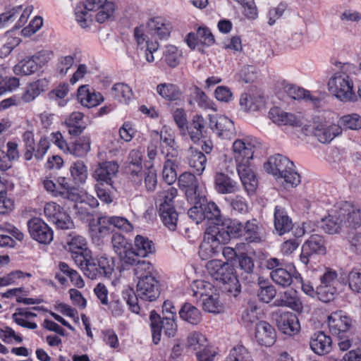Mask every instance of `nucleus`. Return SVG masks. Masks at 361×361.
<instances>
[{
  "instance_id": "7",
  "label": "nucleus",
  "mask_w": 361,
  "mask_h": 361,
  "mask_svg": "<svg viewBox=\"0 0 361 361\" xmlns=\"http://www.w3.org/2000/svg\"><path fill=\"white\" fill-rule=\"evenodd\" d=\"M319 300L324 302L334 300L340 293L341 285L345 284V279L339 277L338 271L329 267H324L319 276Z\"/></svg>"
},
{
  "instance_id": "19",
  "label": "nucleus",
  "mask_w": 361,
  "mask_h": 361,
  "mask_svg": "<svg viewBox=\"0 0 361 361\" xmlns=\"http://www.w3.org/2000/svg\"><path fill=\"white\" fill-rule=\"evenodd\" d=\"M178 185L185 192L187 200L191 204L195 200L203 199V190L199 187L197 180L192 173H182L178 178Z\"/></svg>"
},
{
  "instance_id": "23",
  "label": "nucleus",
  "mask_w": 361,
  "mask_h": 361,
  "mask_svg": "<svg viewBox=\"0 0 361 361\" xmlns=\"http://www.w3.org/2000/svg\"><path fill=\"white\" fill-rule=\"evenodd\" d=\"M326 253V247L324 238L321 235H312L302 245L300 260L302 264L307 265L311 255L314 254L324 255Z\"/></svg>"
},
{
  "instance_id": "40",
  "label": "nucleus",
  "mask_w": 361,
  "mask_h": 361,
  "mask_svg": "<svg viewBox=\"0 0 361 361\" xmlns=\"http://www.w3.org/2000/svg\"><path fill=\"white\" fill-rule=\"evenodd\" d=\"M286 91L291 98L298 100H304L306 102H309L314 107H318L322 102L318 96L310 93V91L304 88L295 85L288 86Z\"/></svg>"
},
{
  "instance_id": "45",
  "label": "nucleus",
  "mask_w": 361,
  "mask_h": 361,
  "mask_svg": "<svg viewBox=\"0 0 361 361\" xmlns=\"http://www.w3.org/2000/svg\"><path fill=\"white\" fill-rule=\"evenodd\" d=\"M188 162L190 168L197 175H201L205 169V165L207 163L206 157L200 151L190 147L188 150Z\"/></svg>"
},
{
  "instance_id": "53",
  "label": "nucleus",
  "mask_w": 361,
  "mask_h": 361,
  "mask_svg": "<svg viewBox=\"0 0 361 361\" xmlns=\"http://www.w3.org/2000/svg\"><path fill=\"white\" fill-rule=\"evenodd\" d=\"M202 308L204 311L219 314L224 311L223 302L219 299L217 290L210 294L201 301Z\"/></svg>"
},
{
  "instance_id": "18",
  "label": "nucleus",
  "mask_w": 361,
  "mask_h": 361,
  "mask_svg": "<svg viewBox=\"0 0 361 361\" xmlns=\"http://www.w3.org/2000/svg\"><path fill=\"white\" fill-rule=\"evenodd\" d=\"M255 140L250 137L238 139L233 143V152L236 166L251 164L253 158Z\"/></svg>"
},
{
  "instance_id": "1",
  "label": "nucleus",
  "mask_w": 361,
  "mask_h": 361,
  "mask_svg": "<svg viewBox=\"0 0 361 361\" xmlns=\"http://www.w3.org/2000/svg\"><path fill=\"white\" fill-rule=\"evenodd\" d=\"M173 30L172 22L161 16L151 17L146 25L142 24L133 30V39L137 49L145 51V59L149 63L154 61V54L159 48L158 40H168Z\"/></svg>"
},
{
  "instance_id": "61",
  "label": "nucleus",
  "mask_w": 361,
  "mask_h": 361,
  "mask_svg": "<svg viewBox=\"0 0 361 361\" xmlns=\"http://www.w3.org/2000/svg\"><path fill=\"white\" fill-rule=\"evenodd\" d=\"M208 343L209 341L205 336L200 332L194 331L188 335L186 347L197 353Z\"/></svg>"
},
{
  "instance_id": "56",
  "label": "nucleus",
  "mask_w": 361,
  "mask_h": 361,
  "mask_svg": "<svg viewBox=\"0 0 361 361\" xmlns=\"http://www.w3.org/2000/svg\"><path fill=\"white\" fill-rule=\"evenodd\" d=\"M38 70L37 65L32 56L25 57L16 64L13 68V73L17 75H30Z\"/></svg>"
},
{
  "instance_id": "41",
  "label": "nucleus",
  "mask_w": 361,
  "mask_h": 361,
  "mask_svg": "<svg viewBox=\"0 0 361 361\" xmlns=\"http://www.w3.org/2000/svg\"><path fill=\"white\" fill-rule=\"evenodd\" d=\"M36 317L37 314L28 308L17 309L12 315L13 319L18 325L29 329H37V325L34 322Z\"/></svg>"
},
{
  "instance_id": "2",
  "label": "nucleus",
  "mask_w": 361,
  "mask_h": 361,
  "mask_svg": "<svg viewBox=\"0 0 361 361\" xmlns=\"http://www.w3.org/2000/svg\"><path fill=\"white\" fill-rule=\"evenodd\" d=\"M361 226V209L358 205L346 201H339L326 209L322 218L321 228L328 234H337L344 228Z\"/></svg>"
},
{
  "instance_id": "51",
  "label": "nucleus",
  "mask_w": 361,
  "mask_h": 361,
  "mask_svg": "<svg viewBox=\"0 0 361 361\" xmlns=\"http://www.w3.org/2000/svg\"><path fill=\"white\" fill-rule=\"evenodd\" d=\"M295 271H297L295 267L290 269L289 271L283 268H278L273 270L270 276L276 284L282 287H286L292 283Z\"/></svg>"
},
{
  "instance_id": "44",
  "label": "nucleus",
  "mask_w": 361,
  "mask_h": 361,
  "mask_svg": "<svg viewBox=\"0 0 361 361\" xmlns=\"http://www.w3.org/2000/svg\"><path fill=\"white\" fill-rule=\"evenodd\" d=\"M84 115L81 112L74 111L64 120V124L71 135H78L82 133L85 126L83 124Z\"/></svg>"
},
{
  "instance_id": "22",
  "label": "nucleus",
  "mask_w": 361,
  "mask_h": 361,
  "mask_svg": "<svg viewBox=\"0 0 361 361\" xmlns=\"http://www.w3.org/2000/svg\"><path fill=\"white\" fill-rule=\"evenodd\" d=\"M327 324L332 334L340 336L348 332L352 326V319L343 310H336L328 316Z\"/></svg>"
},
{
  "instance_id": "14",
  "label": "nucleus",
  "mask_w": 361,
  "mask_h": 361,
  "mask_svg": "<svg viewBox=\"0 0 361 361\" xmlns=\"http://www.w3.org/2000/svg\"><path fill=\"white\" fill-rule=\"evenodd\" d=\"M44 214L47 220L54 224L57 228L67 230L74 227L69 214L54 202H49L44 204Z\"/></svg>"
},
{
  "instance_id": "34",
  "label": "nucleus",
  "mask_w": 361,
  "mask_h": 361,
  "mask_svg": "<svg viewBox=\"0 0 361 361\" xmlns=\"http://www.w3.org/2000/svg\"><path fill=\"white\" fill-rule=\"evenodd\" d=\"M269 118L278 126H298L300 124V119L295 114L276 106L269 110Z\"/></svg>"
},
{
  "instance_id": "49",
  "label": "nucleus",
  "mask_w": 361,
  "mask_h": 361,
  "mask_svg": "<svg viewBox=\"0 0 361 361\" xmlns=\"http://www.w3.org/2000/svg\"><path fill=\"white\" fill-rule=\"evenodd\" d=\"M111 93L116 100L123 104H128L133 97L131 87L123 82L114 85L111 89Z\"/></svg>"
},
{
  "instance_id": "38",
  "label": "nucleus",
  "mask_w": 361,
  "mask_h": 361,
  "mask_svg": "<svg viewBox=\"0 0 361 361\" xmlns=\"http://www.w3.org/2000/svg\"><path fill=\"white\" fill-rule=\"evenodd\" d=\"M331 338L322 331L314 334L310 341L312 350L319 355L329 353L331 350Z\"/></svg>"
},
{
  "instance_id": "36",
  "label": "nucleus",
  "mask_w": 361,
  "mask_h": 361,
  "mask_svg": "<svg viewBox=\"0 0 361 361\" xmlns=\"http://www.w3.org/2000/svg\"><path fill=\"white\" fill-rule=\"evenodd\" d=\"M74 196V199H72L71 201L77 202L75 209L77 210V214L81 219H85L90 214L87 209H83V204L88 205L91 208H95L99 205L97 200L85 191L78 192L77 190Z\"/></svg>"
},
{
  "instance_id": "39",
  "label": "nucleus",
  "mask_w": 361,
  "mask_h": 361,
  "mask_svg": "<svg viewBox=\"0 0 361 361\" xmlns=\"http://www.w3.org/2000/svg\"><path fill=\"white\" fill-rule=\"evenodd\" d=\"M274 219V228L279 235L288 233L293 228L292 220L282 207L276 206Z\"/></svg>"
},
{
  "instance_id": "11",
  "label": "nucleus",
  "mask_w": 361,
  "mask_h": 361,
  "mask_svg": "<svg viewBox=\"0 0 361 361\" xmlns=\"http://www.w3.org/2000/svg\"><path fill=\"white\" fill-rule=\"evenodd\" d=\"M150 326L152 331V341L154 344H158L161 340V331L169 338L174 337L177 332L176 318L164 317L161 320L160 316L155 312L152 311L149 315Z\"/></svg>"
},
{
  "instance_id": "58",
  "label": "nucleus",
  "mask_w": 361,
  "mask_h": 361,
  "mask_svg": "<svg viewBox=\"0 0 361 361\" xmlns=\"http://www.w3.org/2000/svg\"><path fill=\"white\" fill-rule=\"evenodd\" d=\"M197 103L198 106L204 109H212L216 111L215 104L212 100L209 99L206 94L200 88L195 87L191 94L190 103Z\"/></svg>"
},
{
  "instance_id": "5",
  "label": "nucleus",
  "mask_w": 361,
  "mask_h": 361,
  "mask_svg": "<svg viewBox=\"0 0 361 361\" xmlns=\"http://www.w3.org/2000/svg\"><path fill=\"white\" fill-rule=\"evenodd\" d=\"M313 134L322 143H328L339 135L342 129L334 123L336 114L331 111H319L314 116Z\"/></svg>"
},
{
  "instance_id": "15",
  "label": "nucleus",
  "mask_w": 361,
  "mask_h": 361,
  "mask_svg": "<svg viewBox=\"0 0 361 361\" xmlns=\"http://www.w3.org/2000/svg\"><path fill=\"white\" fill-rule=\"evenodd\" d=\"M150 136L153 140H160L161 152L165 157L176 158L178 146L175 141V133L169 126H164L160 132L152 130Z\"/></svg>"
},
{
  "instance_id": "24",
  "label": "nucleus",
  "mask_w": 361,
  "mask_h": 361,
  "mask_svg": "<svg viewBox=\"0 0 361 361\" xmlns=\"http://www.w3.org/2000/svg\"><path fill=\"white\" fill-rule=\"evenodd\" d=\"M91 0H83L78 3L74 8L75 20L81 28L90 30L95 20Z\"/></svg>"
},
{
  "instance_id": "8",
  "label": "nucleus",
  "mask_w": 361,
  "mask_h": 361,
  "mask_svg": "<svg viewBox=\"0 0 361 361\" xmlns=\"http://www.w3.org/2000/svg\"><path fill=\"white\" fill-rule=\"evenodd\" d=\"M177 193V189L169 187L159 192L157 198L160 218L164 225L170 231L176 230L178 219V214L173 205V200L176 197Z\"/></svg>"
},
{
  "instance_id": "42",
  "label": "nucleus",
  "mask_w": 361,
  "mask_h": 361,
  "mask_svg": "<svg viewBox=\"0 0 361 361\" xmlns=\"http://www.w3.org/2000/svg\"><path fill=\"white\" fill-rule=\"evenodd\" d=\"M264 99L258 94L243 93L240 98V105L245 111H257L264 107Z\"/></svg>"
},
{
  "instance_id": "21",
  "label": "nucleus",
  "mask_w": 361,
  "mask_h": 361,
  "mask_svg": "<svg viewBox=\"0 0 361 361\" xmlns=\"http://www.w3.org/2000/svg\"><path fill=\"white\" fill-rule=\"evenodd\" d=\"M31 238L42 244H49L54 238L53 230L41 219L32 218L27 221Z\"/></svg>"
},
{
  "instance_id": "6",
  "label": "nucleus",
  "mask_w": 361,
  "mask_h": 361,
  "mask_svg": "<svg viewBox=\"0 0 361 361\" xmlns=\"http://www.w3.org/2000/svg\"><path fill=\"white\" fill-rule=\"evenodd\" d=\"M192 207L188 212L189 217L197 224L207 221L208 226H219L223 219L221 211L216 203L214 202H206L205 196L203 195L202 200H195Z\"/></svg>"
},
{
  "instance_id": "3",
  "label": "nucleus",
  "mask_w": 361,
  "mask_h": 361,
  "mask_svg": "<svg viewBox=\"0 0 361 361\" xmlns=\"http://www.w3.org/2000/svg\"><path fill=\"white\" fill-rule=\"evenodd\" d=\"M264 170L278 180H283L286 186L296 187L301 182L300 174L295 171L294 163L281 154L270 157L264 164Z\"/></svg>"
},
{
  "instance_id": "30",
  "label": "nucleus",
  "mask_w": 361,
  "mask_h": 361,
  "mask_svg": "<svg viewBox=\"0 0 361 361\" xmlns=\"http://www.w3.org/2000/svg\"><path fill=\"white\" fill-rule=\"evenodd\" d=\"M279 329L284 334L293 336L298 334L300 329V325L297 316L290 312L280 313L276 319Z\"/></svg>"
},
{
  "instance_id": "16",
  "label": "nucleus",
  "mask_w": 361,
  "mask_h": 361,
  "mask_svg": "<svg viewBox=\"0 0 361 361\" xmlns=\"http://www.w3.org/2000/svg\"><path fill=\"white\" fill-rule=\"evenodd\" d=\"M33 7L31 5L24 4L13 7L0 14V28L8 26L14 20H17L15 27H23L27 21L32 13Z\"/></svg>"
},
{
  "instance_id": "37",
  "label": "nucleus",
  "mask_w": 361,
  "mask_h": 361,
  "mask_svg": "<svg viewBox=\"0 0 361 361\" xmlns=\"http://www.w3.org/2000/svg\"><path fill=\"white\" fill-rule=\"evenodd\" d=\"M49 81L46 78H39L27 84L21 99L28 103L34 101L42 92L48 89Z\"/></svg>"
},
{
  "instance_id": "33",
  "label": "nucleus",
  "mask_w": 361,
  "mask_h": 361,
  "mask_svg": "<svg viewBox=\"0 0 361 361\" xmlns=\"http://www.w3.org/2000/svg\"><path fill=\"white\" fill-rule=\"evenodd\" d=\"M236 169L240 179L248 195L252 194L257 189L258 181L251 168V164L239 165Z\"/></svg>"
},
{
  "instance_id": "26",
  "label": "nucleus",
  "mask_w": 361,
  "mask_h": 361,
  "mask_svg": "<svg viewBox=\"0 0 361 361\" xmlns=\"http://www.w3.org/2000/svg\"><path fill=\"white\" fill-rule=\"evenodd\" d=\"M209 127L223 139H230L235 133L233 122L228 117L220 116H209Z\"/></svg>"
},
{
  "instance_id": "31",
  "label": "nucleus",
  "mask_w": 361,
  "mask_h": 361,
  "mask_svg": "<svg viewBox=\"0 0 361 361\" xmlns=\"http://www.w3.org/2000/svg\"><path fill=\"white\" fill-rule=\"evenodd\" d=\"M212 228L218 229V235L226 238V243L231 238H240L243 224L236 219H223L220 225L211 226Z\"/></svg>"
},
{
  "instance_id": "46",
  "label": "nucleus",
  "mask_w": 361,
  "mask_h": 361,
  "mask_svg": "<svg viewBox=\"0 0 361 361\" xmlns=\"http://www.w3.org/2000/svg\"><path fill=\"white\" fill-rule=\"evenodd\" d=\"M240 238L247 243H257L261 240L259 226L256 219H252L243 224Z\"/></svg>"
},
{
  "instance_id": "59",
  "label": "nucleus",
  "mask_w": 361,
  "mask_h": 361,
  "mask_svg": "<svg viewBox=\"0 0 361 361\" xmlns=\"http://www.w3.org/2000/svg\"><path fill=\"white\" fill-rule=\"evenodd\" d=\"M75 63V56L66 55L61 56L57 59L55 65V71L57 75L60 78L65 77L68 71L73 67Z\"/></svg>"
},
{
  "instance_id": "64",
  "label": "nucleus",
  "mask_w": 361,
  "mask_h": 361,
  "mask_svg": "<svg viewBox=\"0 0 361 361\" xmlns=\"http://www.w3.org/2000/svg\"><path fill=\"white\" fill-rule=\"evenodd\" d=\"M224 361H252L251 355L243 345L233 348Z\"/></svg>"
},
{
  "instance_id": "57",
  "label": "nucleus",
  "mask_w": 361,
  "mask_h": 361,
  "mask_svg": "<svg viewBox=\"0 0 361 361\" xmlns=\"http://www.w3.org/2000/svg\"><path fill=\"white\" fill-rule=\"evenodd\" d=\"M30 277L31 274L30 273L23 272L20 270L13 271L1 276L3 287L27 283Z\"/></svg>"
},
{
  "instance_id": "50",
  "label": "nucleus",
  "mask_w": 361,
  "mask_h": 361,
  "mask_svg": "<svg viewBox=\"0 0 361 361\" xmlns=\"http://www.w3.org/2000/svg\"><path fill=\"white\" fill-rule=\"evenodd\" d=\"M192 295L200 301L212 294L216 288L211 283L204 280H196L191 284Z\"/></svg>"
},
{
  "instance_id": "62",
  "label": "nucleus",
  "mask_w": 361,
  "mask_h": 361,
  "mask_svg": "<svg viewBox=\"0 0 361 361\" xmlns=\"http://www.w3.org/2000/svg\"><path fill=\"white\" fill-rule=\"evenodd\" d=\"M153 265L148 261L139 260L133 269L134 275L137 281L148 276H153Z\"/></svg>"
},
{
  "instance_id": "35",
  "label": "nucleus",
  "mask_w": 361,
  "mask_h": 361,
  "mask_svg": "<svg viewBox=\"0 0 361 361\" xmlns=\"http://www.w3.org/2000/svg\"><path fill=\"white\" fill-rule=\"evenodd\" d=\"M111 231L109 216H104L92 219L89 223V232L93 240H99Z\"/></svg>"
},
{
  "instance_id": "47",
  "label": "nucleus",
  "mask_w": 361,
  "mask_h": 361,
  "mask_svg": "<svg viewBox=\"0 0 361 361\" xmlns=\"http://www.w3.org/2000/svg\"><path fill=\"white\" fill-rule=\"evenodd\" d=\"M91 149V140L88 135H83L69 145L67 153L78 157H85Z\"/></svg>"
},
{
  "instance_id": "9",
  "label": "nucleus",
  "mask_w": 361,
  "mask_h": 361,
  "mask_svg": "<svg viewBox=\"0 0 361 361\" xmlns=\"http://www.w3.org/2000/svg\"><path fill=\"white\" fill-rule=\"evenodd\" d=\"M329 91L341 102H354L357 96L350 77L344 72H336L328 82Z\"/></svg>"
},
{
  "instance_id": "32",
  "label": "nucleus",
  "mask_w": 361,
  "mask_h": 361,
  "mask_svg": "<svg viewBox=\"0 0 361 361\" xmlns=\"http://www.w3.org/2000/svg\"><path fill=\"white\" fill-rule=\"evenodd\" d=\"M214 186L216 192L221 195L235 193L240 189L238 183L223 172L214 174Z\"/></svg>"
},
{
  "instance_id": "55",
  "label": "nucleus",
  "mask_w": 361,
  "mask_h": 361,
  "mask_svg": "<svg viewBox=\"0 0 361 361\" xmlns=\"http://www.w3.org/2000/svg\"><path fill=\"white\" fill-rule=\"evenodd\" d=\"M71 176L75 184L85 183L88 173L87 167L81 160L73 162L69 169Z\"/></svg>"
},
{
  "instance_id": "52",
  "label": "nucleus",
  "mask_w": 361,
  "mask_h": 361,
  "mask_svg": "<svg viewBox=\"0 0 361 361\" xmlns=\"http://www.w3.org/2000/svg\"><path fill=\"white\" fill-rule=\"evenodd\" d=\"M68 92V85L67 83H62L50 91L48 94V97L49 99L58 106L64 107L69 101L67 98Z\"/></svg>"
},
{
  "instance_id": "4",
  "label": "nucleus",
  "mask_w": 361,
  "mask_h": 361,
  "mask_svg": "<svg viewBox=\"0 0 361 361\" xmlns=\"http://www.w3.org/2000/svg\"><path fill=\"white\" fill-rule=\"evenodd\" d=\"M208 274L214 280L223 283L224 289L230 293L240 292V286L234 272V268L228 262L212 259L206 264Z\"/></svg>"
},
{
  "instance_id": "28",
  "label": "nucleus",
  "mask_w": 361,
  "mask_h": 361,
  "mask_svg": "<svg viewBox=\"0 0 361 361\" xmlns=\"http://www.w3.org/2000/svg\"><path fill=\"white\" fill-rule=\"evenodd\" d=\"M255 338L261 345L271 346L276 341V332L274 327L266 321H259L255 327Z\"/></svg>"
},
{
  "instance_id": "13",
  "label": "nucleus",
  "mask_w": 361,
  "mask_h": 361,
  "mask_svg": "<svg viewBox=\"0 0 361 361\" xmlns=\"http://www.w3.org/2000/svg\"><path fill=\"white\" fill-rule=\"evenodd\" d=\"M66 249L80 269L92 255L91 250L87 247L85 238L79 235H70V238L66 243Z\"/></svg>"
},
{
  "instance_id": "17",
  "label": "nucleus",
  "mask_w": 361,
  "mask_h": 361,
  "mask_svg": "<svg viewBox=\"0 0 361 361\" xmlns=\"http://www.w3.org/2000/svg\"><path fill=\"white\" fill-rule=\"evenodd\" d=\"M119 166L114 161H106L98 164L92 173L97 183H104L114 190V178L117 176Z\"/></svg>"
},
{
  "instance_id": "12",
  "label": "nucleus",
  "mask_w": 361,
  "mask_h": 361,
  "mask_svg": "<svg viewBox=\"0 0 361 361\" xmlns=\"http://www.w3.org/2000/svg\"><path fill=\"white\" fill-rule=\"evenodd\" d=\"M218 229L207 227L203 240L199 248V256L202 260L212 257L221 250V245L226 243V238L218 235Z\"/></svg>"
},
{
  "instance_id": "27",
  "label": "nucleus",
  "mask_w": 361,
  "mask_h": 361,
  "mask_svg": "<svg viewBox=\"0 0 361 361\" xmlns=\"http://www.w3.org/2000/svg\"><path fill=\"white\" fill-rule=\"evenodd\" d=\"M142 152L137 149H133L128 156V172L130 180L135 186L142 184L143 170L142 164Z\"/></svg>"
},
{
  "instance_id": "60",
  "label": "nucleus",
  "mask_w": 361,
  "mask_h": 361,
  "mask_svg": "<svg viewBox=\"0 0 361 361\" xmlns=\"http://www.w3.org/2000/svg\"><path fill=\"white\" fill-rule=\"evenodd\" d=\"M182 52L176 46L167 44L164 47V58L168 66L174 68L180 63Z\"/></svg>"
},
{
  "instance_id": "25",
  "label": "nucleus",
  "mask_w": 361,
  "mask_h": 361,
  "mask_svg": "<svg viewBox=\"0 0 361 361\" xmlns=\"http://www.w3.org/2000/svg\"><path fill=\"white\" fill-rule=\"evenodd\" d=\"M95 21L99 24L114 19L116 10L115 3L110 0H91Z\"/></svg>"
},
{
  "instance_id": "43",
  "label": "nucleus",
  "mask_w": 361,
  "mask_h": 361,
  "mask_svg": "<svg viewBox=\"0 0 361 361\" xmlns=\"http://www.w3.org/2000/svg\"><path fill=\"white\" fill-rule=\"evenodd\" d=\"M275 303L278 306L288 307L298 312L302 310V304L298 295V292L293 289L284 291Z\"/></svg>"
},
{
  "instance_id": "20",
  "label": "nucleus",
  "mask_w": 361,
  "mask_h": 361,
  "mask_svg": "<svg viewBox=\"0 0 361 361\" xmlns=\"http://www.w3.org/2000/svg\"><path fill=\"white\" fill-rule=\"evenodd\" d=\"M137 297L147 302L155 301L160 295L159 281L154 276H148L138 280L136 285Z\"/></svg>"
},
{
  "instance_id": "10",
  "label": "nucleus",
  "mask_w": 361,
  "mask_h": 361,
  "mask_svg": "<svg viewBox=\"0 0 361 361\" xmlns=\"http://www.w3.org/2000/svg\"><path fill=\"white\" fill-rule=\"evenodd\" d=\"M84 274L90 279L99 276L110 277L114 270V262L111 257L105 255L93 259L91 256L80 268Z\"/></svg>"
},
{
  "instance_id": "29",
  "label": "nucleus",
  "mask_w": 361,
  "mask_h": 361,
  "mask_svg": "<svg viewBox=\"0 0 361 361\" xmlns=\"http://www.w3.org/2000/svg\"><path fill=\"white\" fill-rule=\"evenodd\" d=\"M77 99L82 106L87 108L95 107L104 101L102 94L90 88L87 85L78 87Z\"/></svg>"
},
{
  "instance_id": "54",
  "label": "nucleus",
  "mask_w": 361,
  "mask_h": 361,
  "mask_svg": "<svg viewBox=\"0 0 361 361\" xmlns=\"http://www.w3.org/2000/svg\"><path fill=\"white\" fill-rule=\"evenodd\" d=\"M135 250L137 256L146 257L149 254L154 252V245L152 240L147 238L137 235L135 238L134 246L133 247Z\"/></svg>"
},
{
  "instance_id": "48",
  "label": "nucleus",
  "mask_w": 361,
  "mask_h": 361,
  "mask_svg": "<svg viewBox=\"0 0 361 361\" xmlns=\"http://www.w3.org/2000/svg\"><path fill=\"white\" fill-rule=\"evenodd\" d=\"M178 314L181 319L192 325L198 324L202 320L200 310L190 303H185Z\"/></svg>"
},
{
  "instance_id": "63",
  "label": "nucleus",
  "mask_w": 361,
  "mask_h": 361,
  "mask_svg": "<svg viewBox=\"0 0 361 361\" xmlns=\"http://www.w3.org/2000/svg\"><path fill=\"white\" fill-rule=\"evenodd\" d=\"M60 271L68 276L72 283L78 288L85 286V281L78 271L69 267L65 262H60L59 265Z\"/></svg>"
}]
</instances>
